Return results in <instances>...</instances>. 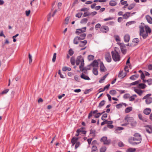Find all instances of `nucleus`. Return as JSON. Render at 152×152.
Segmentation results:
<instances>
[{
	"mask_svg": "<svg viewBox=\"0 0 152 152\" xmlns=\"http://www.w3.org/2000/svg\"><path fill=\"white\" fill-rule=\"evenodd\" d=\"M131 140L134 141H137V142H134L133 144L134 145L139 144L141 142L142 140V136L141 135L138 133H135L134 135V137L131 138Z\"/></svg>",
	"mask_w": 152,
	"mask_h": 152,
	"instance_id": "obj_1",
	"label": "nucleus"
},
{
	"mask_svg": "<svg viewBox=\"0 0 152 152\" xmlns=\"http://www.w3.org/2000/svg\"><path fill=\"white\" fill-rule=\"evenodd\" d=\"M111 55L114 61H119L120 60V56L116 50L111 52Z\"/></svg>",
	"mask_w": 152,
	"mask_h": 152,
	"instance_id": "obj_2",
	"label": "nucleus"
},
{
	"mask_svg": "<svg viewBox=\"0 0 152 152\" xmlns=\"http://www.w3.org/2000/svg\"><path fill=\"white\" fill-rule=\"evenodd\" d=\"M80 63V65L79 66H84V60L81 56H78L76 61V64L77 66H78Z\"/></svg>",
	"mask_w": 152,
	"mask_h": 152,
	"instance_id": "obj_3",
	"label": "nucleus"
},
{
	"mask_svg": "<svg viewBox=\"0 0 152 152\" xmlns=\"http://www.w3.org/2000/svg\"><path fill=\"white\" fill-rule=\"evenodd\" d=\"M140 35L142 36L144 39L146 38L148 36V34L145 32L144 30V27L142 26H140Z\"/></svg>",
	"mask_w": 152,
	"mask_h": 152,
	"instance_id": "obj_4",
	"label": "nucleus"
},
{
	"mask_svg": "<svg viewBox=\"0 0 152 152\" xmlns=\"http://www.w3.org/2000/svg\"><path fill=\"white\" fill-rule=\"evenodd\" d=\"M151 95V94H148L144 96L142 98V99H145V102L147 104H149L152 102V98L149 97Z\"/></svg>",
	"mask_w": 152,
	"mask_h": 152,
	"instance_id": "obj_5",
	"label": "nucleus"
},
{
	"mask_svg": "<svg viewBox=\"0 0 152 152\" xmlns=\"http://www.w3.org/2000/svg\"><path fill=\"white\" fill-rule=\"evenodd\" d=\"M120 48L121 52L124 54H125L126 53V47L124 43H120Z\"/></svg>",
	"mask_w": 152,
	"mask_h": 152,
	"instance_id": "obj_6",
	"label": "nucleus"
},
{
	"mask_svg": "<svg viewBox=\"0 0 152 152\" xmlns=\"http://www.w3.org/2000/svg\"><path fill=\"white\" fill-rule=\"evenodd\" d=\"M109 27L106 26H102L100 28V31L103 33H106L109 31Z\"/></svg>",
	"mask_w": 152,
	"mask_h": 152,
	"instance_id": "obj_7",
	"label": "nucleus"
},
{
	"mask_svg": "<svg viewBox=\"0 0 152 152\" xmlns=\"http://www.w3.org/2000/svg\"><path fill=\"white\" fill-rule=\"evenodd\" d=\"M105 58L107 62H110L111 61V57L109 52H107L105 54Z\"/></svg>",
	"mask_w": 152,
	"mask_h": 152,
	"instance_id": "obj_8",
	"label": "nucleus"
},
{
	"mask_svg": "<svg viewBox=\"0 0 152 152\" xmlns=\"http://www.w3.org/2000/svg\"><path fill=\"white\" fill-rule=\"evenodd\" d=\"M86 27H84L82 28L77 29L76 30L75 33L76 34H82V33L86 31Z\"/></svg>",
	"mask_w": 152,
	"mask_h": 152,
	"instance_id": "obj_9",
	"label": "nucleus"
},
{
	"mask_svg": "<svg viewBox=\"0 0 152 152\" xmlns=\"http://www.w3.org/2000/svg\"><path fill=\"white\" fill-rule=\"evenodd\" d=\"M86 27H84L82 28L77 29L76 30L75 33L76 34H82V33L86 31Z\"/></svg>",
	"mask_w": 152,
	"mask_h": 152,
	"instance_id": "obj_10",
	"label": "nucleus"
},
{
	"mask_svg": "<svg viewBox=\"0 0 152 152\" xmlns=\"http://www.w3.org/2000/svg\"><path fill=\"white\" fill-rule=\"evenodd\" d=\"M139 42V40L138 38L134 39L132 41V43L130 44V47H134Z\"/></svg>",
	"mask_w": 152,
	"mask_h": 152,
	"instance_id": "obj_11",
	"label": "nucleus"
},
{
	"mask_svg": "<svg viewBox=\"0 0 152 152\" xmlns=\"http://www.w3.org/2000/svg\"><path fill=\"white\" fill-rule=\"evenodd\" d=\"M86 36V34L85 33L81 34L79 36H77L78 39L79 40L84 39Z\"/></svg>",
	"mask_w": 152,
	"mask_h": 152,
	"instance_id": "obj_12",
	"label": "nucleus"
},
{
	"mask_svg": "<svg viewBox=\"0 0 152 152\" xmlns=\"http://www.w3.org/2000/svg\"><path fill=\"white\" fill-rule=\"evenodd\" d=\"M145 18L149 23L150 24L152 23V18L151 17L148 15L145 16Z\"/></svg>",
	"mask_w": 152,
	"mask_h": 152,
	"instance_id": "obj_13",
	"label": "nucleus"
},
{
	"mask_svg": "<svg viewBox=\"0 0 152 152\" xmlns=\"http://www.w3.org/2000/svg\"><path fill=\"white\" fill-rule=\"evenodd\" d=\"M78 138L73 137L71 140V142L72 143V145L73 146L75 143L77 142Z\"/></svg>",
	"mask_w": 152,
	"mask_h": 152,
	"instance_id": "obj_14",
	"label": "nucleus"
},
{
	"mask_svg": "<svg viewBox=\"0 0 152 152\" xmlns=\"http://www.w3.org/2000/svg\"><path fill=\"white\" fill-rule=\"evenodd\" d=\"M87 42L86 40H84L83 41H81L80 42L79 44V46L81 47H83L84 46L86 45L87 43Z\"/></svg>",
	"mask_w": 152,
	"mask_h": 152,
	"instance_id": "obj_15",
	"label": "nucleus"
},
{
	"mask_svg": "<svg viewBox=\"0 0 152 152\" xmlns=\"http://www.w3.org/2000/svg\"><path fill=\"white\" fill-rule=\"evenodd\" d=\"M124 41L125 42H129L130 39V37L128 34H126L125 35L124 38Z\"/></svg>",
	"mask_w": 152,
	"mask_h": 152,
	"instance_id": "obj_16",
	"label": "nucleus"
},
{
	"mask_svg": "<svg viewBox=\"0 0 152 152\" xmlns=\"http://www.w3.org/2000/svg\"><path fill=\"white\" fill-rule=\"evenodd\" d=\"M134 91L140 96H141L143 93L142 91L139 89H134Z\"/></svg>",
	"mask_w": 152,
	"mask_h": 152,
	"instance_id": "obj_17",
	"label": "nucleus"
},
{
	"mask_svg": "<svg viewBox=\"0 0 152 152\" xmlns=\"http://www.w3.org/2000/svg\"><path fill=\"white\" fill-rule=\"evenodd\" d=\"M126 73H124L123 71H121L118 74V77H121L122 78H124L126 75Z\"/></svg>",
	"mask_w": 152,
	"mask_h": 152,
	"instance_id": "obj_18",
	"label": "nucleus"
},
{
	"mask_svg": "<svg viewBox=\"0 0 152 152\" xmlns=\"http://www.w3.org/2000/svg\"><path fill=\"white\" fill-rule=\"evenodd\" d=\"M151 112V110L149 108H146L144 110L143 112L144 113L147 115L149 114Z\"/></svg>",
	"mask_w": 152,
	"mask_h": 152,
	"instance_id": "obj_19",
	"label": "nucleus"
},
{
	"mask_svg": "<svg viewBox=\"0 0 152 152\" xmlns=\"http://www.w3.org/2000/svg\"><path fill=\"white\" fill-rule=\"evenodd\" d=\"M91 64L92 66H98V60L97 61L96 60H94Z\"/></svg>",
	"mask_w": 152,
	"mask_h": 152,
	"instance_id": "obj_20",
	"label": "nucleus"
},
{
	"mask_svg": "<svg viewBox=\"0 0 152 152\" xmlns=\"http://www.w3.org/2000/svg\"><path fill=\"white\" fill-rule=\"evenodd\" d=\"M84 129L83 128H81L80 129H78L77 131V132L79 133L80 132H82L83 134H85L86 133V131L84 130H83V129Z\"/></svg>",
	"mask_w": 152,
	"mask_h": 152,
	"instance_id": "obj_21",
	"label": "nucleus"
},
{
	"mask_svg": "<svg viewBox=\"0 0 152 152\" xmlns=\"http://www.w3.org/2000/svg\"><path fill=\"white\" fill-rule=\"evenodd\" d=\"M139 76V75H133L130 77L129 79L131 80H134L137 78Z\"/></svg>",
	"mask_w": 152,
	"mask_h": 152,
	"instance_id": "obj_22",
	"label": "nucleus"
},
{
	"mask_svg": "<svg viewBox=\"0 0 152 152\" xmlns=\"http://www.w3.org/2000/svg\"><path fill=\"white\" fill-rule=\"evenodd\" d=\"M130 13L129 12H126L124 15H123V18L124 19H126L130 16Z\"/></svg>",
	"mask_w": 152,
	"mask_h": 152,
	"instance_id": "obj_23",
	"label": "nucleus"
},
{
	"mask_svg": "<svg viewBox=\"0 0 152 152\" xmlns=\"http://www.w3.org/2000/svg\"><path fill=\"white\" fill-rule=\"evenodd\" d=\"M117 4V2L113 0L110 1L109 3L110 5L112 6H115Z\"/></svg>",
	"mask_w": 152,
	"mask_h": 152,
	"instance_id": "obj_24",
	"label": "nucleus"
},
{
	"mask_svg": "<svg viewBox=\"0 0 152 152\" xmlns=\"http://www.w3.org/2000/svg\"><path fill=\"white\" fill-rule=\"evenodd\" d=\"M145 29L146 31V33L148 34V33H150L151 32V28L148 26H145Z\"/></svg>",
	"mask_w": 152,
	"mask_h": 152,
	"instance_id": "obj_25",
	"label": "nucleus"
},
{
	"mask_svg": "<svg viewBox=\"0 0 152 152\" xmlns=\"http://www.w3.org/2000/svg\"><path fill=\"white\" fill-rule=\"evenodd\" d=\"M81 78L86 80H89L90 78L89 77L86 75H84L83 73H82V75L80 76Z\"/></svg>",
	"mask_w": 152,
	"mask_h": 152,
	"instance_id": "obj_26",
	"label": "nucleus"
},
{
	"mask_svg": "<svg viewBox=\"0 0 152 152\" xmlns=\"http://www.w3.org/2000/svg\"><path fill=\"white\" fill-rule=\"evenodd\" d=\"M70 62L72 66L75 65V59L74 57H72L70 59Z\"/></svg>",
	"mask_w": 152,
	"mask_h": 152,
	"instance_id": "obj_27",
	"label": "nucleus"
},
{
	"mask_svg": "<svg viewBox=\"0 0 152 152\" xmlns=\"http://www.w3.org/2000/svg\"><path fill=\"white\" fill-rule=\"evenodd\" d=\"M93 72L95 75H97L98 74V72L96 67H94L93 69Z\"/></svg>",
	"mask_w": 152,
	"mask_h": 152,
	"instance_id": "obj_28",
	"label": "nucleus"
},
{
	"mask_svg": "<svg viewBox=\"0 0 152 152\" xmlns=\"http://www.w3.org/2000/svg\"><path fill=\"white\" fill-rule=\"evenodd\" d=\"M132 107H127L125 110V112L126 113H128L132 110Z\"/></svg>",
	"mask_w": 152,
	"mask_h": 152,
	"instance_id": "obj_29",
	"label": "nucleus"
},
{
	"mask_svg": "<svg viewBox=\"0 0 152 152\" xmlns=\"http://www.w3.org/2000/svg\"><path fill=\"white\" fill-rule=\"evenodd\" d=\"M146 86V85L143 83H140L138 85V87L140 88L144 89Z\"/></svg>",
	"mask_w": 152,
	"mask_h": 152,
	"instance_id": "obj_30",
	"label": "nucleus"
},
{
	"mask_svg": "<svg viewBox=\"0 0 152 152\" xmlns=\"http://www.w3.org/2000/svg\"><path fill=\"white\" fill-rule=\"evenodd\" d=\"M95 132L96 131L95 130H93L92 129H91L90 130V134H93V135H92V136L93 137H94L95 136Z\"/></svg>",
	"mask_w": 152,
	"mask_h": 152,
	"instance_id": "obj_31",
	"label": "nucleus"
},
{
	"mask_svg": "<svg viewBox=\"0 0 152 152\" xmlns=\"http://www.w3.org/2000/svg\"><path fill=\"white\" fill-rule=\"evenodd\" d=\"M108 74H107L104 75L101 79L99 81V82L100 83H102L103 82V81L106 78L107 76L108 75Z\"/></svg>",
	"mask_w": 152,
	"mask_h": 152,
	"instance_id": "obj_32",
	"label": "nucleus"
},
{
	"mask_svg": "<svg viewBox=\"0 0 152 152\" xmlns=\"http://www.w3.org/2000/svg\"><path fill=\"white\" fill-rule=\"evenodd\" d=\"M78 40H79L77 38V37H75L74 39L73 42L75 44H78Z\"/></svg>",
	"mask_w": 152,
	"mask_h": 152,
	"instance_id": "obj_33",
	"label": "nucleus"
},
{
	"mask_svg": "<svg viewBox=\"0 0 152 152\" xmlns=\"http://www.w3.org/2000/svg\"><path fill=\"white\" fill-rule=\"evenodd\" d=\"M105 101L103 100L99 104V107L101 108L105 104Z\"/></svg>",
	"mask_w": 152,
	"mask_h": 152,
	"instance_id": "obj_34",
	"label": "nucleus"
},
{
	"mask_svg": "<svg viewBox=\"0 0 152 152\" xmlns=\"http://www.w3.org/2000/svg\"><path fill=\"white\" fill-rule=\"evenodd\" d=\"M136 151L134 148H129L126 151V152H134Z\"/></svg>",
	"mask_w": 152,
	"mask_h": 152,
	"instance_id": "obj_35",
	"label": "nucleus"
},
{
	"mask_svg": "<svg viewBox=\"0 0 152 152\" xmlns=\"http://www.w3.org/2000/svg\"><path fill=\"white\" fill-rule=\"evenodd\" d=\"M81 71L83 72L84 73H86L87 72V70L85 67H79Z\"/></svg>",
	"mask_w": 152,
	"mask_h": 152,
	"instance_id": "obj_36",
	"label": "nucleus"
},
{
	"mask_svg": "<svg viewBox=\"0 0 152 152\" xmlns=\"http://www.w3.org/2000/svg\"><path fill=\"white\" fill-rule=\"evenodd\" d=\"M71 70V69L70 67H63L62 68V70L64 72L66 71L67 70L70 71Z\"/></svg>",
	"mask_w": 152,
	"mask_h": 152,
	"instance_id": "obj_37",
	"label": "nucleus"
},
{
	"mask_svg": "<svg viewBox=\"0 0 152 152\" xmlns=\"http://www.w3.org/2000/svg\"><path fill=\"white\" fill-rule=\"evenodd\" d=\"M140 80L136 81L134 82L131 83L130 84V85L131 86L135 85H136L138 84L140 82Z\"/></svg>",
	"mask_w": 152,
	"mask_h": 152,
	"instance_id": "obj_38",
	"label": "nucleus"
},
{
	"mask_svg": "<svg viewBox=\"0 0 152 152\" xmlns=\"http://www.w3.org/2000/svg\"><path fill=\"white\" fill-rule=\"evenodd\" d=\"M135 5V4H132L128 7V9L129 10H131L134 7Z\"/></svg>",
	"mask_w": 152,
	"mask_h": 152,
	"instance_id": "obj_39",
	"label": "nucleus"
},
{
	"mask_svg": "<svg viewBox=\"0 0 152 152\" xmlns=\"http://www.w3.org/2000/svg\"><path fill=\"white\" fill-rule=\"evenodd\" d=\"M125 120L128 122L130 120H132L133 119V118L130 117H126L125 118Z\"/></svg>",
	"mask_w": 152,
	"mask_h": 152,
	"instance_id": "obj_40",
	"label": "nucleus"
},
{
	"mask_svg": "<svg viewBox=\"0 0 152 152\" xmlns=\"http://www.w3.org/2000/svg\"><path fill=\"white\" fill-rule=\"evenodd\" d=\"M94 58V56L92 55H89L88 56V59L89 61L92 60Z\"/></svg>",
	"mask_w": 152,
	"mask_h": 152,
	"instance_id": "obj_41",
	"label": "nucleus"
},
{
	"mask_svg": "<svg viewBox=\"0 0 152 152\" xmlns=\"http://www.w3.org/2000/svg\"><path fill=\"white\" fill-rule=\"evenodd\" d=\"M87 21L88 19L87 18H83L80 21V23L82 24L86 23L87 22Z\"/></svg>",
	"mask_w": 152,
	"mask_h": 152,
	"instance_id": "obj_42",
	"label": "nucleus"
},
{
	"mask_svg": "<svg viewBox=\"0 0 152 152\" xmlns=\"http://www.w3.org/2000/svg\"><path fill=\"white\" fill-rule=\"evenodd\" d=\"M32 57L30 53L28 54V58L29 59V63L31 64L32 61Z\"/></svg>",
	"mask_w": 152,
	"mask_h": 152,
	"instance_id": "obj_43",
	"label": "nucleus"
},
{
	"mask_svg": "<svg viewBox=\"0 0 152 152\" xmlns=\"http://www.w3.org/2000/svg\"><path fill=\"white\" fill-rule=\"evenodd\" d=\"M98 64H99V66H104L103 62L101 61L100 59H98Z\"/></svg>",
	"mask_w": 152,
	"mask_h": 152,
	"instance_id": "obj_44",
	"label": "nucleus"
},
{
	"mask_svg": "<svg viewBox=\"0 0 152 152\" xmlns=\"http://www.w3.org/2000/svg\"><path fill=\"white\" fill-rule=\"evenodd\" d=\"M91 15V14L89 12H86L83 14V17H86Z\"/></svg>",
	"mask_w": 152,
	"mask_h": 152,
	"instance_id": "obj_45",
	"label": "nucleus"
},
{
	"mask_svg": "<svg viewBox=\"0 0 152 152\" xmlns=\"http://www.w3.org/2000/svg\"><path fill=\"white\" fill-rule=\"evenodd\" d=\"M9 91V89H6L3 91L2 92L0 93V95H2L4 94H6Z\"/></svg>",
	"mask_w": 152,
	"mask_h": 152,
	"instance_id": "obj_46",
	"label": "nucleus"
},
{
	"mask_svg": "<svg viewBox=\"0 0 152 152\" xmlns=\"http://www.w3.org/2000/svg\"><path fill=\"white\" fill-rule=\"evenodd\" d=\"M110 93L112 95H114L116 94V91L114 90H111L110 92Z\"/></svg>",
	"mask_w": 152,
	"mask_h": 152,
	"instance_id": "obj_47",
	"label": "nucleus"
},
{
	"mask_svg": "<svg viewBox=\"0 0 152 152\" xmlns=\"http://www.w3.org/2000/svg\"><path fill=\"white\" fill-rule=\"evenodd\" d=\"M83 13L82 12H80L76 14L75 16L76 17H77L79 18L81 17Z\"/></svg>",
	"mask_w": 152,
	"mask_h": 152,
	"instance_id": "obj_48",
	"label": "nucleus"
},
{
	"mask_svg": "<svg viewBox=\"0 0 152 152\" xmlns=\"http://www.w3.org/2000/svg\"><path fill=\"white\" fill-rule=\"evenodd\" d=\"M107 139V137H103L101 138L100 140L101 142H104L105 141H106Z\"/></svg>",
	"mask_w": 152,
	"mask_h": 152,
	"instance_id": "obj_49",
	"label": "nucleus"
},
{
	"mask_svg": "<svg viewBox=\"0 0 152 152\" xmlns=\"http://www.w3.org/2000/svg\"><path fill=\"white\" fill-rule=\"evenodd\" d=\"M106 150V148L105 147H102L100 149V152H104Z\"/></svg>",
	"mask_w": 152,
	"mask_h": 152,
	"instance_id": "obj_50",
	"label": "nucleus"
},
{
	"mask_svg": "<svg viewBox=\"0 0 152 152\" xmlns=\"http://www.w3.org/2000/svg\"><path fill=\"white\" fill-rule=\"evenodd\" d=\"M56 53H54L53 54V58H52V61L53 62H54L56 61Z\"/></svg>",
	"mask_w": 152,
	"mask_h": 152,
	"instance_id": "obj_51",
	"label": "nucleus"
},
{
	"mask_svg": "<svg viewBox=\"0 0 152 152\" xmlns=\"http://www.w3.org/2000/svg\"><path fill=\"white\" fill-rule=\"evenodd\" d=\"M69 54L71 56H72L74 54V51L72 50L71 49H70L69 51Z\"/></svg>",
	"mask_w": 152,
	"mask_h": 152,
	"instance_id": "obj_52",
	"label": "nucleus"
},
{
	"mask_svg": "<svg viewBox=\"0 0 152 152\" xmlns=\"http://www.w3.org/2000/svg\"><path fill=\"white\" fill-rule=\"evenodd\" d=\"M123 128L122 127H118V128H117V129H115V132L116 133H118V130H121L122 129H123Z\"/></svg>",
	"mask_w": 152,
	"mask_h": 152,
	"instance_id": "obj_53",
	"label": "nucleus"
},
{
	"mask_svg": "<svg viewBox=\"0 0 152 152\" xmlns=\"http://www.w3.org/2000/svg\"><path fill=\"white\" fill-rule=\"evenodd\" d=\"M100 70L102 72H104L107 71V69L105 67H100Z\"/></svg>",
	"mask_w": 152,
	"mask_h": 152,
	"instance_id": "obj_54",
	"label": "nucleus"
},
{
	"mask_svg": "<svg viewBox=\"0 0 152 152\" xmlns=\"http://www.w3.org/2000/svg\"><path fill=\"white\" fill-rule=\"evenodd\" d=\"M92 152H94V151H96L97 150V148L96 146H94L92 148Z\"/></svg>",
	"mask_w": 152,
	"mask_h": 152,
	"instance_id": "obj_55",
	"label": "nucleus"
},
{
	"mask_svg": "<svg viewBox=\"0 0 152 152\" xmlns=\"http://www.w3.org/2000/svg\"><path fill=\"white\" fill-rule=\"evenodd\" d=\"M116 41L117 42L120 41V39L119 36L118 35H116L114 36Z\"/></svg>",
	"mask_w": 152,
	"mask_h": 152,
	"instance_id": "obj_56",
	"label": "nucleus"
},
{
	"mask_svg": "<svg viewBox=\"0 0 152 152\" xmlns=\"http://www.w3.org/2000/svg\"><path fill=\"white\" fill-rule=\"evenodd\" d=\"M110 140H107V139L106 140V141L103 142L104 144L105 145H109L110 144Z\"/></svg>",
	"mask_w": 152,
	"mask_h": 152,
	"instance_id": "obj_57",
	"label": "nucleus"
},
{
	"mask_svg": "<svg viewBox=\"0 0 152 152\" xmlns=\"http://www.w3.org/2000/svg\"><path fill=\"white\" fill-rule=\"evenodd\" d=\"M147 132L149 133H151L152 132V128L149 127V129H146Z\"/></svg>",
	"mask_w": 152,
	"mask_h": 152,
	"instance_id": "obj_58",
	"label": "nucleus"
},
{
	"mask_svg": "<svg viewBox=\"0 0 152 152\" xmlns=\"http://www.w3.org/2000/svg\"><path fill=\"white\" fill-rule=\"evenodd\" d=\"M138 117L140 119L143 121H144V119L142 117V115L141 114H139Z\"/></svg>",
	"mask_w": 152,
	"mask_h": 152,
	"instance_id": "obj_59",
	"label": "nucleus"
},
{
	"mask_svg": "<svg viewBox=\"0 0 152 152\" xmlns=\"http://www.w3.org/2000/svg\"><path fill=\"white\" fill-rule=\"evenodd\" d=\"M75 80L77 81H79L80 80V78L77 76H75Z\"/></svg>",
	"mask_w": 152,
	"mask_h": 152,
	"instance_id": "obj_60",
	"label": "nucleus"
},
{
	"mask_svg": "<svg viewBox=\"0 0 152 152\" xmlns=\"http://www.w3.org/2000/svg\"><path fill=\"white\" fill-rule=\"evenodd\" d=\"M130 97V95L129 94H126L124 96V99H126Z\"/></svg>",
	"mask_w": 152,
	"mask_h": 152,
	"instance_id": "obj_61",
	"label": "nucleus"
},
{
	"mask_svg": "<svg viewBox=\"0 0 152 152\" xmlns=\"http://www.w3.org/2000/svg\"><path fill=\"white\" fill-rule=\"evenodd\" d=\"M147 82H148V85H151L152 83V79H149L147 80Z\"/></svg>",
	"mask_w": 152,
	"mask_h": 152,
	"instance_id": "obj_62",
	"label": "nucleus"
},
{
	"mask_svg": "<svg viewBox=\"0 0 152 152\" xmlns=\"http://www.w3.org/2000/svg\"><path fill=\"white\" fill-rule=\"evenodd\" d=\"M101 26V24L100 23H98L96 24L95 27V29H97L99 28Z\"/></svg>",
	"mask_w": 152,
	"mask_h": 152,
	"instance_id": "obj_63",
	"label": "nucleus"
},
{
	"mask_svg": "<svg viewBox=\"0 0 152 152\" xmlns=\"http://www.w3.org/2000/svg\"><path fill=\"white\" fill-rule=\"evenodd\" d=\"M80 145V143L79 142H77L75 144V148L76 149Z\"/></svg>",
	"mask_w": 152,
	"mask_h": 152,
	"instance_id": "obj_64",
	"label": "nucleus"
}]
</instances>
